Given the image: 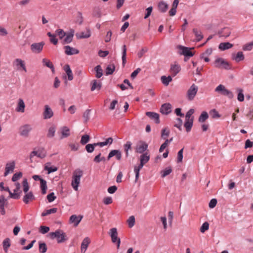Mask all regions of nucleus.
I'll return each mask as SVG.
<instances>
[{
    "label": "nucleus",
    "mask_w": 253,
    "mask_h": 253,
    "mask_svg": "<svg viewBox=\"0 0 253 253\" xmlns=\"http://www.w3.org/2000/svg\"><path fill=\"white\" fill-rule=\"evenodd\" d=\"M83 170L80 169H76L73 173L71 185L75 191H77L78 190V187L80 183L81 178L83 176Z\"/></svg>",
    "instance_id": "nucleus-1"
},
{
    "label": "nucleus",
    "mask_w": 253,
    "mask_h": 253,
    "mask_svg": "<svg viewBox=\"0 0 253 253\" xmlns=\"http://www.w3.org/2000/svg\"><path fill=\"white\" fill-rule=\"evenodd\" d=\"M51 238H56L58 243H62L68 240L66 233L61 230H57L55 232H50L49 234Z\"/></svg>",
    "instance_id": "nucleus-2"
},
{
    "label": "nucleus",
    "mask_w": 253,
    "mask_h": 253,
    "mask_svg": "<svg viewBox=\"0 0 253 253\" xmlns=\"http://www.w3.org/2000/svg\"><path fill=\"white\" fill-rule=\"evenodd\" d=\"M110 236L113 243L116 244L117 248H120L121 244V239L118 237V232L116 228H112L110 230Z\"/></svg>",
    "instance_id": "nucleus-3"
},
{
    "label": "nucleus",
    "mask_w": 253,
    "mask_h": 253,
    "mask_svg": "<svg viewBox=\"0 0 253 253\" xmlns=\"http://www.w3.org/2000/svg\"><path fill=\"white\" fill-rule=\"evenodd\" d=\"M198 87L195 84H192L187 92V98L189 101H192L195 98L197 91Z\"/></svg>",
    "instance_id": "nucleus-4"
},
{
    "label": "nucleus",
    "mask_w": 253,
    "mask_h": 253,
    "mask_svg": "<svg viewBox=\"0 0 253 253\" xmlns=\"http://www.w3.org/2000/svg\"><path fill=\"white\" fill-rule=\"evenodd\" d=\"M15 188L13 190V193L10 192V196L8 198L19 199L22 193L21 190H20L21 185L19 182L15 183Z\"/></svg>",
    "instance_id": "nucleus-5"
},
{
    "label": "nucleus",
    "mask_w": 253,
    "mask_h": 253,
    "mask_svg": "<svg viewBox=\"0 0 253 253\" xmlns=\"http://www.w3.org/2000/svg\"><path fill=\"white\" fill-rule=\"evenodd\" d=\"M214 66L218 68H224L226 70L230 69L229 63L221 58H218L215 60Z\"/></svg>",
    "instance_id": "nucleus-6"
},
{
    "label": "nucleus",
    "mask_w": 253,
    "mask_h": 253,
    "mask_svg": "<svg viewBox=\"0 0 253 253\" xmlns=\"http://www.w3.org/2000/svg\"><path fill=\"white\" fill-rule=\"evenodd\" d=\"M32 130L31 125L29 124H25L20 126L19 128V134L23 137H28L29 133Z\"/></svg>",
    "instance_id": "nucleus-7"
},
{
    "label": "nucleus",
    "mask_w": 253,
    "mask_h": 253,
    "mask_svg": "<svg viewBox=\"0 0 253 253\" xmlns=\"http://www.w3.org/2000/svg\"><path fill=\"white\" fill-rule=\"evenodd\" d=\"M44 45L43 42L33 43L31 45V50L33 53H39L42 51Z\"/></svg>",
    "instance_id": "nucleus-8"
},
{
    "label": "nucleus",
    "mask_w": 253,
    "mask_h": 253,
    "mask_svg": "<svg viewBox=\"0 0 253 253\" xmlns=\"http://www.w3.org/2000/svg\"><path fill=\"white\" fill-rule=\"evenodd\" d=\"M178 48L181 50L180 52V54L183 55L185 56L184 60L186 61V57H190L194 55V54L191 52V49L192 48H188L187 47L183 46L182 45H179L178 46Z\"/></svg>",
    "instance_id": "nucleus-9"
},
{
    "label": "nucleus",
    "mask_w": 253,
    "mask_h": 253,
    "mask_svg": "<svg viewBox=\"0 0 253 253\" xmlns=\"http://www.w3.org/2000/svg\"><path fill=\"white\" fill-rule=\"evenodd\" d=\"M15 167V162L12 161L6 164L4 176H6L9 173L13 171Z\"/></svg>",
    "instance_id": "nucleus-10"
},
{
    "label": "nucleus",
    "mask_w": 253,
    "mask_h": 253,
    "mask_svg": "<svg viewBox=\"0 0 253 253\" xmlns=\"http://www.w3.org/2000/svg\"><path fill=\"white\" fill-rule=\"evenodd\" d=\"M116 156L117 160L120 161L122 158V153L119 150H111L107 157V160H109L112 157Z\"/></svg>",
    "instance_id": "nucleus-11"
},
{
    "label": "nucleus",
    "mask_w": 253,
    "mask_h": 253,
    "mask_svg": "<svg viewBox=\"0 0 253 253\" xmlns=\"http://www.w3.org/2000/svg\"><path fill=\"white\" fill-rule=\"evenodd\" d=\"M53 116V112L51 108L47 105L44 106L43 116L44 119H48Z\"/></svg>",
    "instance_id": "nucleus-12"
},
{
    "label": "nucleus",
    "mask_w": 253,
    "mask_h": 253,
    "mask_svg": "<svg viewBox=\"0 0 253 253\" xmlns=\"http://www.w3.org/2000/svg\"><path fill=\"white\" fill-rule=\"evenodd\" d=\"M146 115L150 119L153 120L156 124H159L160 123L159 114L154 112H147Z\"/></svg>",
    "instance_id": "nucleus-13"
},
{
    "label": "nucleus",
    "mask_w": 253,
    "mask_h": 253,
    "mask_svg": "<svg viewBox=\"0 0 253 253\" xmlns=\"http://www.w3.org/2000/svg\"><path fill=\"white\" fill-rule=\"evenodd\" d=\"M171 105L169 103L163 104L160 109V112L163 114L168 115L171 111Z\"/></svg>",
    "instance_id": "nucleus-14"
},
{
    "label": "nucleus",
    "mask_w": 253,
    "mask_h": 253,
    "mask_svg": "<svg viewBox=\"0 0 253 253\" xmlns=\"http://www.w3.org/2000/svg\"><path fill=\"white\" fill-rule=\"evenodd\" d=\"M83 218V216H77L75 214L72 215L70 217V223H73L75 226H77Z\"/></svg>",
    "instance_id": "nucleus-15"
},
{
    "label": "nucleus",
    "mask_w": 253,
    "mask_h": 253,
    "mask_svg": "<svg viewBox=\"0 0 253 253\" xmlns=\"http://www.w3.org/2000/svg\"><path fill=\"white\" fill-rule=\"evenodd\" d=\"M74 35V30H71L70 32L68 34H66L65 38L63 40L62 43L63 44H68L71 43L73 39Z\"/></svg>",
    "instance_id": "nucleus-16"
},
{
    "label": "nucleus",
    "mask_w": 253,
    "mask_h": 253,
    "mask_svg": "<svg viewBox=\"0 0 253 253\" xmlns=\"http://www.w3.org/2000/svg\"><path fill=\"white\" fill-rule=\"evenodd\" d=\"M65 53L68 55H72L77 54L79 53V51L69 45H66L64 46Z\"/></svg>",
    "instance_id": "nucleus-17"
},
{
    "label": "nucleus",
    "mask_w": 253,
    "mask_h": 253,
    "mask_svg": "<svg viewBox=\"0 0 253 253\" xmlns=\"http://www.w3.org/2000/svg\"><path fill=\"white\" fill-rule=\"evenodd\" d=\"M35 199V196L34 195L33 192L30 191L28 193L25 194V195L23 197V201L25 204H28L29 203L30 201L34 200Z\"/></svg>",
    "instance_id": "nucleus-18"
},
{
    "label": "nucleus",
    "mask_w": 253,
    "mask_h": 253,
    "mask_svg": "<svg viewBox=\"0 0 253 253\" xmlns=\"http://www.w3.org/2000/svg\"><path fill=\"white\" fill-rule=\"evenodd\" d=\"M90 31L89 29H86V31L84 32L78 33L76 34V36L78 39L88 38L90 37Z\"/></svg>",
    "instance_id": "nucleus-19"
},
{
    "label": "nucleus",
    "mask_w": 253,
    "mask_h": 253,
    "mask_svg": "<svg viewBox=\"0 0 253 253\" xmlns=\"http://www.w3.org/2000/svg\"><path fill=\"white\" fill-rule=\"evenodd\" d=\"M25 105L23 100L19 98L18 101L16 111L18 112L24 113L25 111Z\"/></svg>",
    "instance_id": "nucleus-20"
},
{
    "label": "nucleus",
    "mask_w": 253,
    "mask_h": 253,
    "mask_svg": "<svg viewBox=\"0 0 253 253\" xmlns=\"http://www.w3.org/2000/svg\"><path fill=\"white\" fill-rule=\"evenodd\" d=\"M230 34L231 31L229 28L227 27H225L218 32V35L220 37L227 38L230 36Z\"/></svg>",
    "instance_id": "nucleus-21"
},
{
    "label": "nucleus",
    "mask_w": 253,
    "mask_h": 253,
    "mask_svg": "<svg viewBox=\"0 0 253 253\" xmlns=\"http://www.w3.org/2000/svg\"><path fill=\"white\" fill-rule=\"evenodd\" d=\"M244 58V55L241 51L238 52L236 54L233 53L232 55V59L235 60L237 62L243 60Z\"/></svg>",
    "instance_id": "nucleus-22"
},
{
    "label": "nucleus",
    "mask_w": 253,
    "mask_h": 253,
    "mask_svg": "<svg viewBox=\"0 0 253 253\" xmlns=\"http://www.w3.org/2000/svg\"><path fill=\"white\" fill-rule=\"evenodd\" d=\"M91 90L93 91L95 89L100 90L102 86V84L100 81L93 80L91 82Z\"/></svg>",
    "instance_id": "nucleus-23"
},
{
    "label": "nucleus",
    "mask_w": 253,
    "mask_h": 253,
    "mask_svg": "<svg viewBox=\"0 0 253 253\" xmlns=\"http://www.w3.org/2000/svg\"><path fill=\"white\" fill-rule=\"evenodd\" d=\"M90 243V241L88 238H85L81 244V252L82 253H84L88 247V246Z\"/></svg>",
    "instance_id": "nucleus-24"
},
{
    "label": "nucleus",
    "mask_w": 253,
    "mask_h": 253,
    "mask_svg": "<svg viewBox=\"0 0 253 253\" xmlns=\"http://www.w3.org/2000/svg\"><path fill=\"white\" fill-rule=\"evenodd\" d=\"M194 117H192L190 120H186L184 124V126L186 128L187 132H189L191 130V128L193 126Z\"/></svg>",
    "instance_id": "nucleus-25"
},
{
    "label": "nucleus",
    "mask_w": 253,
    "mask_h": 253,
    "mask_svg": "<svg viewBox=\"0 0 253 253\" xmlns=\"http://www.w3.org/2000/svg\"><path fill=\"white\" fill-rule=\"evenodd\" d=\"M145 164L143 163L140 162L138 166H134V171L135 174V181L136 182L139 176V171L141 169Z\"/></svg>",
    "instance_id": "nucleus-26"
},
{
    "label": "nucleus",
    "mask_w": 253,
    "mask_h": 253,
    "mask_svg": "<svg viewBox=\"0 0 253 253\" xmlns=\"http://www.w3.org/2000/svg\"><path fill=\"white\" fill-rule=\"evenodd\" d=\"M181 68L178 64L171 65L170 67V72L173 76H176L180 71Z\"/></svg>",
    "instance_id": "nucleus-27"
},
{
    "label": "nucleus",
    "mask_w": 253,
    "mask_h": 253,
    "mask_svg": "<svg viewBox=\"0 0 253 253\" xmlns=\"http://www.w3.org/2000/svg\"><path fill=\"white\" fill-rule=\"evenodd\" d=\"M42 63L44 66H46V67L49 68V69H50L51 70L52 73L54 72L55 70H54V66H53L52 63L49 60H48L46 58H43L42 60Z\"/></svg>",
    "instance_id": "nucleus-28"
},
{
    "label": "nucleus",
    "mask_w": 253,
    "mask_h": 253,
    "mask_svg": "<svg viewBox=\"0 0 253 253\" xmlns=\"http://www.w3.org/2000/svg\"><path fill=\"white\" fill-rule=\"evenodd\" d=\"M61 139L66 138L70 135V129L67 126H63L61 128Z\"/></svg>",
    "instance_id": "nucleus-29"
},
{
    "label": "nucleus",
    "mask_w": 253,
    "mask_h": 253,
    "mask_svg": "<svg viewBox=\"0 0 253 253\" xmlns=\"http://www.w3.org/2000/svg\"><path fill=\"white\" fill-rule=\"evenodd\" d=\"M148 148V145L145 142H142L140 145H138L136 151L138 153L142 154L145 152Z\"/></svg>",
    "instance_id": "nucleus-30"
},
{
    "label": "nucleus",
    "mask_w": 253,
    "mask_h": 253,
    "mask_svg": "<svg viewBox=\"0 0 253 253\" xmlns=\"http://www.w3.org/2000/svg\"><path fill=\"white\" fill-rule=\"evenodd\" d=\"M64 69L68 76V80L72 81L73 79V76L72 71L70 68V66L69 65H65V66L64 67Z\"/></svg>",
    "instance_id": "nucleus-31"
},
{
    "label": "nucleus",
    "mask_w": 253,
    "mask_h": 253,
    "mask_svg": "<svg viewBox=\"0 0 253 253\" xmlns=\"http://www.w3.org/2000/svg\"><path fill=\"white\" fill-rule=\"evenodd\" d=\"M11 246L10 239L8 238L5 239L2 242V246L3 250L7 253L8 252V248Z\"/></svg>",
    "instance_id": "nucleus-32"
},
{
    "label": "nucleus",
    "mask_w": 253,
    "mask_h": 253,
    "mask_svg": "<svg viewBox=\"0 0 253 253\" xmlns=\"http://www.w3.org/2000/svg\"><path fill=\"white\" fill-rule=\"evenodd\" d=\"M113 139L112 137H109L107 138L105 141L99 142L97 143V145L98 146L102 147L103 146H106L107 145H111L113 143Z\"/></svg>",
    "instance_id": "nucleus-33"
},
{
    "label": "nucleus",
    "mask_w": 253,
    "mask_h": 253,
    "mask_svg": "<svg viewBox=\"0 0 253 253\" xmlns=\"http://www.w3.org/2000/svg\"><path fill=\"white\" fill-rule=\"evenodd\" d=\"M159 10L163 13L167 11L168 8V4L164 1H161L158 4Z\"/></svg>",
    "instance_id": "nucleus-34"
},
{
    "label": "nucleus",
    "mask_w": 253,
    "mask_h": 253,
    "mask_svg": "<svg viewBox=\"0 0 253 253\" xmlns=\"http://www.w3.org/2000/svg\"><path fill=\"white\" fill-rule=\"evenodd\" d=\"M193 32L196 37L197 42L200 41L203 38V36L201 31L199 30L198 29L194 28L193 29Z\"/></svg>",
    "instance_id": "nucleus-35"
},
{
    "label": "nucleus",
    "mask_w": 253,
    "mask_h": 253,
    "mask_svg": "<svg viewBox=\"0 0 253 253\" xmlns=\"http://www.w3.org/2000/svg\"><path fill=\"white\" fill-rule=\"evenodd\" d=\"M233 44L230 42H222L219 44L218 48L221 50H225L231 48Z\"/></svg>",
    "instance_id": "nucleus-36"
},
{
    "label": "nucleus",
    "mask_w": 253,
    "mask_h": 253,
    "mask_svg": "<svg viewBox=\"0 0 253 253\" xmlns=\"http://www.w3.org/2000/svg\"><path fill=\"white\" fill-rule=\"evenodd\" d=\"M15 65L18 67V69H19V67H20L22 68L25 72L27 71L26 66L25 65L24 61L18 58L16 59L15 60Z\"/></svg>",
    "instance_id": "nucleus-37"
},
{
    "label": "nucleus",
    "mask_w": 253,
    "mask_h": 253,
    "mask_svg": "<svg viewBox=\"0 0 253 253\" xmlns=\"http://www.w3.org/2000/svg\"><path fill=\"white\" fill-rule=\"evenodd\" d=\"M150 159V155L148 153L142 154L140 157V161L144 164H146Z\"/></svg>",
    "instance_id": "nucleus-38"
},
{
    "label": "nucleus",
    "mask_w": 253,
    "mask_h": 253,
    "mask_svg": "<svg viewBox=\"0 0 253 253\" xmlns=\"http://www.w3.org/2000/svg\"><path fill=\"white\" fill-rule=\"evenodd\" d=\"M96 146H98V145H97V143H94L93 144H88L85 146V148L86 151L88 153H91L94 151L95 147Z\"/></svg>",
    "instance_id": "nucleus-39"
},
{
    "label": "nucleus",
    "mask_w": 253,
    "mask_h": 253,
    "mask_svg": "<svg viewBox=\"0 0 253 253\" xmlns=\"http://www.w3.org/2000/svg\"><path fill=\"white\" fill-rule=\"evenodd\" d=\"M209 118V115L206 111H203L200 115L198 121L200 123H204L206 120Z\"/></svg>",
    "instance_id": "nucleus-40"
},
{
    "label": "nucleus",
    "mask_w": 253,
    "mask_h": 253,
    "mask_svg": "<svg viewBox=\"0 0 253 253\" xmlns=\"http://www.w3.org/2000/svg\"><path fill=\"white\" fill-rule=\"evenodd\" d=\"M56 131V127L55 126H50L48 130L47 134V137L49 138H52L55 135V133Z\"/></svg>",
    "instance_id": "nucleus-41"
},
{
    "label": "nucleus",
    "mask_w": 253,
    "mask_h": 253,
    "mask_svg": "<svg viewBox=\"0 0 253 253\" xmlns=\"http://www.w3.org/2000/svg\"><path fill=\"white\" fill-rule=\"evenodd\" d=\"M41 188L42 189V194H45L46 193V190H47V185H46V181L44 179H41Z\"/></svg>",
    "instance_id": "nucleus-42"
},
{
    "label": "nucleus",
    "mask_w": 253,
    "mask_h": 253,
    "mask_svg": "<svg viewBox=\"0 0 253 253\" xmlns=\"http://www.w3.org/2000/svg\"><path fill=\"white\" fill-rule=\"evenodd\" d=\"M162 83L165 85H168L169 83L172 81V78L170 76L166 77L163 76L161 78Z\"/></svg>",
    "instance_id": "nucleus-43"
},
{
    "label": "nucleus",
    "mask_w": 253,
    "mask_h": 253,
    "mask_svg": "<svg viewBox=\"0 0 253 253\" xmlns=\"http://www.w3.org/2000/svg\"><path fill=\"white\" fill-rule=\"evenodd\" d=\"M94 70L96 72V75H95L96 77L97 78H101L103 75V71H102L101 66L100 65L96 66L95 67Z\"/></svg>",
    "instance_id": "nucleus-44"
},
{
    "label": "nucleus",
    "mask_w": 253,
    "mask_h": 253,
    "mask_svg": "<svg viewBox=\"0 0 253 253\" xmlns=\"http://www.w3.org/2000/svg\"><path fill=\"white\" fill-rule=\"evenodd\" d=\"M126 45H124L122 47V61L123 65L124 66L126 63Z\"/></svg>",
    "instance_id": "nucleus-45"
},
{
    "label": "nucleus",
    "mask_w": 253,
    "mask_h": 253,
    "mask_svg": "<svg viewBox=\"0 0 253 253\" xmlns=\"http://www.w3.org/2000/svg\"><path fill=\"white\" fill-rule=\"evenodd\" d=\"M57 211V209L56 208H53L49 210H45L42 213V216H45L48 214L55 213Z\"/></svg>",
    "instance_id": "nucleus-46"
},
{
    "label": "nucleus",
    "mask_w": 253,
    "mask_h": 253,
    "mask_svg": "<svg viewBox=\"0 0 253 253\" xmlns=\"http://www.w3.org/2000/svg\"><path fill=\"white\" fill-rule=\"evenodd\" d=\"M115 69V66L114 65H108L106 69V75H111L114 72Z\"/></svg>",
    "instance_id": "nucleus-47"
},
{
    "label": "nucleus",
    "mask_w": 253,
    "mask_h": 253,
    "mask_svg": "<svg viewBox=\"0 0 253 253\" xmlns=\"http://www.w3.org/2000/svg\"><path fill=\"white\" fill-rule=\"evenodd\" d=\"M37 157L41 159L44 158L46 155V152L43 148L38 149L37 150Z\"/></svg>",
    "instance_id": "nucleus-48"
},
{
    "label": "nucleus",
    "mask_w": 253,
    "mask_h": 253,
    "mask_svg": "<svg viewBox=\"0 0 253 253\" xmlns=\"http://www.w3.org/2000/svg\"><path fill=\"white\" fill-rule=\"evenodd\" d=\"M101 153H99L97 155H96L93 159L94 162L96 163H99L101 161L105 162L106 160V159L104 157H101Z\"/></svg>",
    "instance_id": "nucleus-49"
},
{
    "label": "nucleus",
    "mask_w": 253,
    "mask_h": 253,
    "mask_svg": "<svg viewBox=\"0 0 253 253\" xmlns=\"http://www.w3.org/2000/svg\"><path fill=\"white\" fill-rule=\"evenodd\" d=\"M50 164L48 163L46 164V165L44 167V169L47 170L48 173L49 174L51 172H55L57 170V168L56 167H48L47 165H50Z\"/></svg>",
    "instance_id": "nucleus-50"
},
{
    "label": "nucleus",
    "mask_w": 253,
    "mask_h": 253,
    "mask_svg": "<svg viewBox=\"0 0 253 253\" xmlns=\"http://www.w3.org/2000/svg\"><path fill=\"white\" fill-rule=\"evenodd\" d=\"M47 250L46 245L44 243L39 242V252L41 253H45Z\"/></svg>",
    "instance_id": "nucleus-51"
},
{
    "label": "nucleus",
    "mask_w": 253,
    "mask_h": 253,
    "mask_svg": "<svg viewBox=\"0 0 253 253\" xmlns=\"http://www.w3.org/2000/svg\"><path fill=\"white\" fill-rule=\"evenodd\" d=\"M90 112V109H87L84 113L83 117L84 122H87L89 120Z\"/></svg>",
    "instance_id": "nucleus-52"
},
{
    "label": "nucleus",
    "mask_w": 253,
    "mask_h": 253,
    "mask_svg": "<svg viewBox=\"0 0 253 253\" xmlns=\"http://www.w3.org/2000/svg\"><path fill=\"white\" fill-rule=\"evenodd\" d=\"M89 136L87 134H84L82 136L80 143L82 145H85V144L89 142Z\"/></svg>",
    "instance_id": "nucleus-53"
},
{
    "label": "nucleus",
    "mask_w": 253,
    "mask_h": 253,
    "mask_svg": "<svg viewBox=\"0 0 253 253\" xmlns=\"http://www.w3.org/2000/svg\"><path fill=\"white\" fill-rule=\"evenodd\" d=\"M171 171H172V169H171V167H167L164 170H163L161 172V173H162L161 176L162 177H165L166 176H167L171 172Z\"/></svg>",
    "instance_id": "nucleus-54"
},
{
    "label": "nucleus",
    "mask_w": 253,
    "mask_h": 253,
    "mask_svg": "<svg viewBox=\"0 0 253 253\" xmlns=\"http://www.w3.org/2000/svg\"><path fill=\"white\" fill-rule=\"evenodd\" d=\"M238 91L237 99L238 101L242 102L244 100V95L243 94V90L241 88H238Z\"/></svg>",
    "instance_id": "nucleus-55"
},
{
    "label": "nucleus",
    "mask_w": 253,
    "mask_h": 253,
    "mask_svg": "<svg viewBox=\"0 0 253 253\" xmlns=\"http://www.w3.org/2000/svg\"><path fill=\"white\" fill-rule=\"evenodd\" d=\"M169 134V130L167 128H165L162 130L161 137L163 139H166Z\"/></svg>",
    "instance_id": "nucleus-56"
},
{
    "label": "nucleus",
    "mask_w": 253,
    "mask_h": 253,
    "mask_svg": "<svg viewBox=\"0 0 253 253\" xmlns=\"http://www.w3.org/2000/svg\"><path fill=\"white\" fill-rule=\"evenodd\" d=\"M22 185L23 187V191L24 192L26 193H28V191L29 189V186L27 181V180L26 179H25L23 182H22Z\"/></svg>",
    "instance_id": "nucleus-57"
},
{
    "label": "nucleus",
    "mask_w": 253,
    "mask_h": 253,
    "mask_svg": "<svg viewBox=\"0 0 253 253\" xmlns=\"http://www.w3.org/2000/svg\"><path fill=\"white\" fill-rule=\"evenodd\" d=\"M132 143L130 141H127L126 143L124 145V149L126 152V157L128 156V150L130 149L131 147Z\"/></svg>",
    "instance_id": "nucleus-58"
},
{
    "label": "nucleus",
    "mask_w": 253,
    "mask_h": 253,
    "mask_svg": "<svg viewBox=\"0 0 253 253\" xmlns=\"http://www.w3.org/2000/svg\"><path fill=\"white\" fill-rule=\"evenodd\" d=\"M225 89L226 87L224 85L222 84H219L215 88V91L223 94Z\"/></svg>",
    "instance_id": "nucleus-59"
},
{
    "label": "nucleus",
    "mask_w": 253,
    "mask_h": 253,
    "mask_svg": "<svg viewBox=\"0 0 253 253\" xmlns=\"http://www.w3.org/2000/svg\"><path fill=\"white\" fill-rule=\"evenodd\" d=\"M128 226L130 228L132 227L135 224V217L134 216H130L127 220Z\"/></svg>",
    "instance_id": "nucleus-60"
},
{
    "label": "nucleus",
    "mask_w": 253,
    "mask_h": 253,
    "mask_svg": "<svg viewBox=\"0 0 253 253\" xmlns=\"http://www.w3.org/2000/svg\"><path fill=\"white\" fill-rule=\"evenodd\" d=\"M76 22L79 25H82L83 22V17L82 13L80 11H78L77 13V17Z\"/></svg>",
    "instance_id": "nucleus-61"
},
{
    "label": "nucleus",
    "mask_w": 253,
    "mask_h": 253,
    "mask_svg": "<svg viewBox=\"0 0 253 253\" xmlns=\"http://www.w3.org/2000/svg\"><path fill=\"white\" fill-rule=\"evenodd\" d=\"M22 176V173L21 172H16L14 173L12 177V181L13 182H16L19 179H20Z\"/></svg>",
    "instance_id": "nucleus-62"
},
{
    "label": "nucleus",
    "mask_w": 253,
    "mask_h": 253,
    "mask_svg": "<svg viewBox=\"0 0 253 253\" xmlns=\"http://www.w3.org/2000/svg\"><path fill=\"white\" fill-rule=\"evenodd\" d=\"M222 95L227 96L229 99H232L234 97V94L233 92L227 89L226 88Z\"/></svg>",
    "instance_id": "nucleus-63"
},
{
    "label": "nucleus",
    "mask_w": 253,
    "mask_h": 253,
    "mask_svg": "<svg viewBox=\"0 0 253 253\" xmlns=\"http://www.w3.org/2000/svg\"><path fill=\"white\" fill-rule=\"evenodd\" d=\"M55 33L60 39H62L66 35V33L62 29H57Z\"/></svg>",
    "instance_id": "nucleus-64"
}]
</instances>
